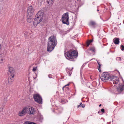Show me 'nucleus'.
<instances>
[{
	"instance_id": "f257e3e1",
	"label": "nucleus",
	"mask_w": 124,
	"mask_h": 124,
	"mask_svg": "<svg viewBox=\"0 0 124 124\" xmlns=\"http://www.w3.org/2000/svg\"><path fill=\"white\" fill-rule=\"evenodd\" d=\"M100 78L103 81L106 82L108 80L112 82L114 84H116L118 83L119 78L117 77L111 76L108 72H103Z\"/></svg>"
},
{
	"instance_id": "f03ea898",
	"label": "nucleus",
	"mask_w": 124,
	"mask_h": 124,
	"mask_svg": "<svg viewBox=\"0 0 124 124\" xmlns=\"http://www.w3.org/2000/svg\"><path fill=\"white\" fill-rule=\"evenodd\" d=\"M65 56L68 60L72 61H75L74 59L76 58L78 56L77 51L73 48L70 49L67 52L65 53Z\"/></svg>"
},
{
	"instance_id": "7ed1b4c3",
	"label": "nucleus",
	"mask_w": 124,
	"mask_h": 124,
	"mask_svg": "<svg viewBox=\"0 0 124 124\" xmlns=\"http://www.w3.org/2000/svg\"><path fill=\"white\" fill-rule=\"evenodd\" d=\"M47 51L51 52L54 49L56 45L57 41L56 38L54 35L50 37L48 40Z\"/></svg>"
},
{
	"instance_id": "20e7f679",
	"label": "nucleus",
	"mask_w": 124,
	"mask_h": 124,
	"mask_svg": "<svg viewBox=\"0 0 124 124\" xmlns=\"http://www.w3.org/2000/svg\"><path fill=\"white\" fill-rule=\"evenodd\" d=\"M25 114L27 113L29 115H34L35 112V110L34 108L31 106H26L23 108Z\"/></svg>"
},
{
	"instance_id": "39448f33",
	"label": "nucleus",
	"mask_w": 124,
	"mask_h": 124,
	"mask_svg": "<svg viewBox=\"0 0 124 124\" xmlns=\"http://www.w3.org/2000/svg\"><path fill=\"white\" fill-rule=\"evenodd\" d=\"M69 19L68 13L67 12L63 15L61 19L63 23L68 25L69 24Z\"/></svg>"
},
{
	"instance_id": "423d86ee",
	"label": "nucleus",
	"mask_w": 124,
	"mask_h": 124,
	"mask_svg": "<svg viewBox=\"0 0 124 124\" xmlns=\"http://www.w3.org/2000/svg\"><path fill=\"white\" fill-rule=\"evenodd\" d=\"M33 98L35 101L39 104L42 103V99L40 95L39 94H35L33 95Z\"/></svg>"
},
{
	"instance_id": "0eeeda50",
	"label": "nucleus",
	"mask_w": 124,
	"mask_h": 124,
	"mask_svg": "<svg viewBox=\"0 0 124 124\" xmlns=\"http://www.w3.org/2000/svg\"><path fill=\"white\" fill-rule=\"evenodd\" d=\"M123 83L121 84H119L117 88V91L119 93H122L123 90H124V81L122 79Z\"/></svg>"
},
{
	"instance_id": "6e6552de",
	"label": "nucleus",
	"mask_w": 124,
	"mask_h": 124,
	"mask_svg": "<svg viewBox=\"0 0 124 124\" xmlns=\"http://www.w3.org/2000/svg\"><path fill=\"white\" fill-rule=\"evenodd\" d=\"M43 19V18H39V16H36L33 23L34 26H36L42 21Z\"/></svg>"
},
{
	"instance_id": "1a4fd4ad",
	"label": "nucleus",
	"mask_w": 124,
	"mask_h": 124,
	"mask_svg": "<svg viewBox=\"0 0 124 124\" xmlns=\"http://www.w3.org/2000/svg\"><path fill=\"white\" fill-rule=\"evenodd\" d=\"M34 12V10L32 6H29L28 8L27 15L30 16L33 15Z\"/></svg>"
},
{
	"instance_id": "9d476101",
	"label": "nucleus",
	"mask_w": 124,
	"mask_h": 124,
	"mask_svg": "<svg viewBox=\"0 0 124 124\" xmlns=\"http://www.w3.org/2000/svg\"><path fill=\"white\" fill-rule=\"evenodd\" d=\"M43 11L41 10L38 12L36 16H39V18L43 19Z\"/></svg>"
},
{
	"instance_id": "9b49d317",
	"label": "nucleus",
	"mask_w": 124,
	"mask_h": 124,
	"mask_svg": "<svg viewBox=\"0 0 124 124\" xmlns=\"http://www.w3.org/2000/svg\"><path fill=\"white\" fill-rule=\"evenodd\" d=\"M8 71L11 74V76L13 75H14L15 74V72L14 69L12 67H9L8 70Z\"/></svg>"
},
{
	"instance_id": "f8f14e48",
	"label": "nucleus",
	"mask_w": 124,
	"mask_h": 124,
	"mask_svg": "<svg viewBox=\"0 0 124 124\" xmlns=\"http://www.w3.org/2000/svg\"><path fill=\"white\" fill-rule=\"evenodd\" d=\"M11 76V77H9L8 78V83L10 84H11L14 81V75H13Z\"/></svg>"
},
{
	"instance_id": "ddd939ff",
	"label": "nucleus",
	"mask_w": 124,
	"mask_h": 124,
	"mask_svg": "<svg viewBox=\"0 0 124 124\" xmlns=\"http://www.w3.org/2000/svg\"><path fill=\"white\" fill-rule=\"evenodd\" d=\"M27 21L28 23H30L33 21V19L32 16H30L28 15H27Z\"/></svg>"
},
{
	"instance_id": "4468645a",
	"label": "nucleus",
	"mask_w": 124,
	"mask_h": 124,
	"mask_svg": "<svg viewBox=\"0 0 124 124\" xmlns=\"http://www.w3.org/2000/svg\"><path fill=\"white\" fill-rule=\"evenodd\" d=\"M119 38H115L113 39V41L115 44H118L119 43Z\"/></svg>"
},
{
	"instance_id": "2eb2a0df",
	"label": "nucleus",
	"mask_w": 124,
	"mask_h": 124,
	"mask_svg": "<svg viewBox=\"0 0 124 124\" xmlns=\"http://www.w3.org/2000/svg\"><path fill=\"white\" fill-rule=\"evenodd\" d=\"M66 70L67 73L68 74L69 76H70L72 73V69H70L67 68L66 69Z\"/></svg>"
},
{
	"instance_id": "dca6fc26",
	"label": "nucleus",
	"mask_w": 124,
	"mask_h": 124,
	"mask_svg": "<svg viewBox=\"0 0 124 124\" xmlns=\"http://www.w3.org/2000/svg\"><path fill=\"white\" fill-rule=\"evenodd\" d=\"M26 114L24 109H23L22 111H20L18 115L20 116H23Z\"/></svg>"
},
{
	"instance_id": "f3484780",
	"label": "nucleus",
	"mask_w": 124,
	"mask_h": 124,
	"mask_svg": "<svg viewBox=\"0 0 124 124\" xmlns=\"http://www.w3.org/2000/svg\"><path fill=\"white\" fill-rule=\"evenodd\" d=\"M96 23L95 22L91 21L90 22V23L89 24V25H92L93 26H94L96 24Z\"/></svg>"
},
{
	"instance_id": "a211bd4d",
	"label": "nucleus",
	"mask_w": 124,
	"mask_h": 124,
	"mask_svg": "<svg viewBox=\"0 0 124 124\" xmlns=\"http://www.w3.org/2000/svg\"><path fill=\"white\" fill-rule=\"evenodd\" d=\"M93 41V40L91 39L88 41L87 42V46L88 47L90 45V44Z\"/></svg>"
},
{
	"instance_id": "6ab92c4d",
	"label": "nucleus",
	"mask_w": 124,
	"mask_h": 124,
	"mask_svg": "<svg viewBox=\"0 0 124 124\" xmlns=\"http://www.w3.org/2000/svg\"><path fill=\"white\" fill-rule=\"evenodd\" d=\"M89 50L91 51L92 52L95 53V49L94 47H92L90 48Z\"/></svg>"
},
{
	"instance_id": "aec40b11",
	"label": "nucleus",
	"mask_w": 124,
	"mask_h": 124,
	"mask_svg": "<svg viewBox=\"0 0 124 124\" xmlns=\"http://www.w3.org/2000/svg\"><path fill=\"white\" fill-rule=\"evenodd\" d=\"M5 58L4 54H0V59Z\"/></svg>"
},
{
	"instance_id": "412c9836",
	"label": "nucleus",
	"mask_w": 124,
	"mask_h": 124,
	"mask_svg": "<svg viewBox=\"0 0 124 124\" xmlns=\"http://www.w3.org/2000/svg\"><path fill=\"white\" fill-rule=\"evenodd\" d=\"M5 62V58L3 59H0V63H3Z\"/></svg>"
},
{
	"instance_id": "4be33fe9",
	"label": "nucleus",
	"mask_w": 124,
	"mask_h": 124,
	"mask_svg": "<svg viewBox=\"0 0 124 124\" xmlns=\"http://www.w3.org/2000/svg\"><path fill=\"white\" fill-rule=\"evenodd\" d=\"M53 0H49V1H47V2L48 4H49L50 3L52 4V2H53Z\"/></svg>"
},
{
	"instance_id": "5701e85b",
	"label": "nucleus",
	"mask_w": 124,
	"mask_h": 124,
	"mask_svg": "<svg viewBox=\"0 0 124 124\" xmlns=\"http://www.w3.org/2000/svg\"><path fill=\"white\" fill-rule=\"evenodd\" d=\"M121 50L122 51L124 50V46L123 45H121Z\"/></svg>"
},
{
	"instance_id": "b1692460",
	"label": "nucleus",
	"mask_w": 124,
	"mask_h": 124,
	"mask_svg": "<svg viewBox=\"0 0 124 124\" xmlns=\"http://www.w3.org/2000/svg\"><path fill=\"white\" fill-rule=\"evenodd\" d=\"M101 112H102L103 113H104L105 112V110L104 109L102 108L101 110Z\"/></svg>"
},
{
	"instance_id": "393cba45",
	"label": "nucleus",
	"mask_w": 124,
	"mask_h": 124,
	"mask_svg": "<svg viewBox=\"0 0 124 124\" xmlns=\"http://www.w3.org/2000/svg\"><path fill=\"white\" fill-rule=\"evenodd\" d=\"M37 69V67H34L33 68L32 70L33 71H36V69Z\"/></svg>"
},
{
	"instance_id": "a878e982",
	"label": "nucleus",
	"mask_w": 124,
	"mask_h": 124,
	"mask_svg": "<svg viewBox=\"0 0 124 124\" xmlns=\"http://www.w3.org/2000/svg\"><path fill=\"white\" fill-rule=\"evenodd\" d=\"M80 74H81V78L82 79V80H81L82 82H84V80L83 79L82 75L81 74V73H80Z\"/></svg>"
},
{
	"instance_id": "bb28decb",
	"label": "nucleus",
	"mask_w": 124,
	"mask_h": 124,
	"mask_svg": "<svg viewBox=\"0 0 124 124\" xmlns=\"http://www.w3.org/2000/svg\"><path fill=\"white\" fill-rule=\"evenodd\" d=\"M97 63L99 65V67H101V64H100V62H99L98 61H97Z\"/></svg>"
},
{
	"instance_id": "cd10ccee",
	"label": "nucleus",
	"mask_w": 124,
	"mask_h": 124,
	"mask_svg": "<svg viewBox=\"0 0 124 124\" xmlns=\"http://www.w3.org/2000/svg\"><path fill=\"white\" fill-rule=\"evenodd\" d=\"M52 75L51 74H49L48 75V77L50 78H52Z\"/></svg>"
},
{
	"instance_id": "c85d7f7f",
	"label": "nucleus",
	"mask_w": 124,
	"mask_h": 124,
	"mask_svg": "<svg viewBox=\"0 0 124 124\" xmlns=\"http://www.w3.org/2000/svg\"><path fill=\"white\" fill-rule=\"evenodd\" d=\"M98 70L100 72H101V67H99Z\"/></svg>"
},
{
	"instance_id": "c756f323",
	"label": "nucleus",
	"mask_w": 124,
	"mask_h": 124,
	"mask_svg": "<svg viewBox=\"0 0 124 124\" xmlns=\"http://www.w3.org/2000/svg\"><path fill=\"white\" fill-rule=\"evenodd\" d=\"M81 107H82V108H84L85 107V104H83L81 105Z\"/></svg>"
},
{
	"instance_id": "7c9ffc66",
	"label": "nucleus",
	"mask_w": 124,
	"mask_h": 124,
	"mask_svg": "<svg viewBox=\"0 0 124 124\" xmlns=\"http://www.w3.org/2000/svg\"><path fill=\"white\" fill-rule=\"evenodd\" d=\"M70 85L69 84H68L65 85V87L66 86H69Z\"/></svg>"
},
{
	"instance_id": "2f4dec72",
	"label": "nucleus",
	"mask_w": 124,
	"mask_h": 124,
	"mask_svg": "<svg viewBox=\"0 0 124 124\" xmlns=\"http://www.w3.org/2000/svg\"><path fill=\"white\" fill-rule=\"evenodd\" d=\"M65 87V88H66L67 90H69V88L68 87L66 86Z\"/></svg>"
},
{
	"instance_id": "473e14b6",
	"label": "nucleus",
	"mask_w": 124,
	"mask_h": 124,
	"mask_svg": "<svg viewBox=\"0 0 124 124\" xmlns=\"http://www.w3.org/2000/svg\"><path fill=\"white\" fill-rule=\"evenodd\" d=\"M118 59L119 60H120V61L121 60V57H118Z\"/></svg>"
},
{
	"instance_id": "72a5a7b5",
	"label": "nucleus",
	"mask_w": 124,
	"mask_h": 124,
	"mask_svg": "<svg viewBox=\"0 0 124 124\" xmlns=\"http://www.w3.org/2000/svg\"><path fill=\"white\" fill-rule=\"evenodd\" d=\"M65 87V86H63V88H62V90H63V91H64V88Z\"/></svg>"
},
{
	"instance_id": "f704fd0d",
	"label": "nucleus",
	"mask_w": 124,
	"mask_h": 124,
	"mask_svg": "<svg viewBox=\"0 0 124 124\" xmlns=\"http://www.w3.org/2000/svg\"><path fill=\"white\" fill-rule=\"evenodd\" d=\"M82 104V103L80 102V105L81 106V105Z\"/></svg>"
},
{
	"instance_id": "c9c22d12",
	"label": "nucleus",
	"mask_w": 124,
	"mask_h": 124,
	"mask_svg": "<svg viewBox=\"0 0 124 124\" xmlns=\"http://www.w3.org/2000/svg\"><path fill=\"white\" fill-rule=\"evenodd\" d=\"M80 106H81L80 105H78V108L79 107H80Z\"/></svg>"
},
{
	"instance_id": "e433bc0d",
	"label": "nucleus",
	"mask_w": 124,
	"mask_h": 124,
	"mask_svg": "<svg viewBox=\"0 0 124 124\" xmlns=\"http://www.w3.org/2000/svg\"><path fill=\"white\" fill-rule=\"evenodd\" d=\"M100 111H99L98 112V114H100Z\"/></svg>"
},
{
	"instance_id": "4c0bfd02",
	"label": "nucleus",
	"mask_w": 124,
	"mask_h": 124,
	"mask_svg": "<svg viewBox=\"0 0 124 124\" xmlns=\"http://www.w3.org/2000/svg\"><path fill=\"white\" fill-rule=\"evenodd\" d=\"M101 104H100L99 105V107H101Z\"/></svg>"
},
{
	"instance_id": "58836bf2",
	"label": "nucleus",
	"mask_w": 124,
	"mask_h": 124,
	"mask_svg": "<svg viewBox=\"0 0 124 124\" xmlns=\"http://www.w3.org/2000/svg\"><path fill=\"white\" fill-rule=\"evenodd\" d=\"M73 67H72V69H72H72H73Z\"/></svg>"
},
{
	"instance_id": "ea45409f",
	"label": "nucleus",
	"mask_w": 124,
	"mask_h": 124,
	"mask_svg": "<svg viewBox=\"0 0 124 124\" xmlns=\"http://www.w3.org/2000/svg\"><path fill=\"white\" fill-rule=\"evenodd\" d=\"M97 11H99V10L98 9H97Z\"/></svg>"
},
{
	"instance_id": "a19ab883",
	"label": "nucleus",
	"mask_w": 124,
	"mask_h": 124,
	"mask_svg": "<svg viewBox=\"0 0 124 124\" xmlns=\"http://www.w3.org/2000/svg\"><path fill=\"white\" fill-rule=\"evenodd\" d=\"M118 19H119V18H118Z\"/></svg>"
}]
</instances>
